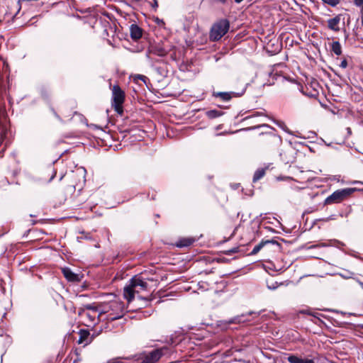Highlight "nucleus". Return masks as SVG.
Returning <instances> with one entry per match:
<instances>
[{"label": "nucleus", "instance_id": "f257e3e1", "mask_svg": "<svg viewBox=\"0 0 363 363\" xmlns=\"http://www.w3.org/2000/svg\"><path fill=\"white\" fill-rule=\"evenodd\" d=\"M147 283L140 277L135 276L129 283L123 288V298L130 303L135 298L136 294L141 291L147 290Z\"/></svg>", "mask_w": 363, "mask_h": 363}, {"label": "nucleus", "instance_id": "f03ea898", "mask_svg": "<svg viewBox=\"0 0 363 363\" xmlns=\"http://www.w3.org/2000/svg\"><path fill=\"white\" fill-rule=\"evenodd\" d=\"M80 321L87 327L94 326L99 321V314L97 308L91 305H86L78 312Z\"/></svg>", "mask_w": 363, "mask_h": 363}, {"label": "nucleus", "instance_id": "7ed1b4c3", "mask_svg": "<svg viewBox=\"0 0 363 363\" xmlns=\"http://www.w3.org/2000/svg\"><path fill=\"white\" fill-rule=\"evenodd\" d=\"M104 313H107L110 320H115L123 317L125 313L124 303L120 300H113L104 306Z\"/></svg>", "mask_w": 363, "mask_h": 363}, {"label": "nucleus", "instance_id": "20e7f679", "mask_svg": "<svg viewBox=\"0 0 363 363\" xmlns=\"http://www.w3.org/2000/svg\"><path fill=\"white\" fill-rule=\"evenodd\" d=\"M125 94L121 88L118 85H113L112 88L111 106L115 111L120 116L123 113V104L125 101Z\"/></svg>", "mask_w": 363, "mask_h": 363}, {"label": "nucleus", "instance_id": "39448f33", "mask_svg": "<svg viewBox=\"0 0 363 363\" xmlns=\"http://www.w3.org/2000/svg\"><path fill=\"white\" fill-rule=\"evenodd\" d=\"M354 189L346 188L342 189H338L334 191L331 195L328 196L324 203L325 205H330L333 203H338L345 199L347 197L350 196L354 191Z\"/></svg>", "mask_w": 363, "mask_h": 363}, {"label": "nucleus", "instance_id": "423d86ee", "mask_svg": "<svg viewBox=\"0 0 363 363\" xmlns=\"http://www.w3.org/2000/svg\"><path fill=\"white\" fill-rule=\"evenodd\" d=\"M229 23L227 20H222L215 23L211 30L210 38L212 40H220L228 30Z\"/></svg>", "mask_w": 363, "mask_h": 363}, {"label": "nucleus", "instance_id": "0eeeda50", "mask_svg": "<svg viewBox=\"0 0 363 363\" xmlns=\"http://www.w3.org/2000/svg\"><path fill=\"white\" fill-rule=\"evenodd\" d=\"M85 172L86 170L83 168H79L77 169L76 172L72 173L71 174V178L73 179H77V182L72 184L74 189H75L77 186L81 184L84 183L85 179Z\"/></svg>", "mask_w": 363, "mask_h": 363}, {"label": "nucleus", "instance_id": "6e6552de", "mask_svg": "<svg viewBox=\"0 0 363 363\" xmlns=\"http://www.w3.org/2000/svg\"><path fill=\"white\" fill-rule=\"evenodd\" d=\"M341 20V15H337L333 18L328 20V27L330 30L335 32L340 31L339 24Z\"/></svg>", "mask_w": 363, "mask_h": 363}, {"label": "nucleus", "instance_id": "1a4fd4ad", "mask_svg": "<svg viewBox=\"0 0 363 363\" xmlns=\"http://www.w3.org/2000/svg\"><path fill=\"white\" fill-rule=\"evenodd\" d=\"M130 37L132 39L137 40L142 37V29L136 24H132L130 27Z\"/></svg>", "mask_w": 363, "mask_h": 363}, {"label": "nucleus", "instance_id": "9d476101", "mask_svg": "<svg viewBox=\"0 0 363 363\" xmlns=\"http://www.w3.org/2000/svg\"><path fill=\"white\" fill-rule=\"evenodd\" d=\"M65 277L69 281H79L80 280L79 275L72 272L69 268L62 269Z\"/></svg>", "mask_w": 363, "mask_h": 363}, {"label": "nucleus", "instance_id": "9b49d317", "mask_svg": "<svg viewBox=\"0 0 363 363\" xmlns=\"http://www.w3.org/2000/svg\"><path fill=\"white\" fill-rule=\"evenodd\" d=\"M79 338L77 341L78 344L84 343L85 345H88L91 342V340H89L90 333L88 330H80L79 333Z\"/></svg>", "mask_w": 363, "mask_h": 363}, {"label": "nucleus", "instance_id": "f8f14e48", "mask_svg": "<svg viewBox=\"0 0 363 363\" xmlns=\"http://www.w3.org/2000/svg\"><path fill=\"white\" fill-rule=\"evenodd\" d=\"M268 244H272V245H279V243L277 242V241H274V240H266V241H262L260 243H259L258 245H255L253 248V250H252L250 255H256L257 253H258L260 250L266 245H268Z\"/></svg>", "mask_w": 363, "mask_h": 363}, {"label": "nucleus", "instance_id": "ddd939ff", "mask_svg": "<svg viewBox=\"0 0 363 363\" xmlns=\"http://www.w3.org/2000/svg\"><path fill=\"white\" fill-rule=\"evenodd\" d=\"M234 95V93L233 92H213V96L216 98H219L223 101H230L233 96Z\"/></svg>", "mask_w": 363, "mask_h": 363}, {"label": "nucleus", "instance_id": "4468645a", "mask_svg": "<svg viewBox=\"0 0 363 363\" xmlns=\"http://www.w3.org/2000/svg\"><path fill=\"white\" fill-rule=\"evenodd\" d=\"M162 355V352L161 350H156L152 352L149 355H147L146 357L149 359V360L151 361V363H154L155 362L157 361L161 356Z\"/></svg>", "mask_w": 363, "mask_h": 363}, {"label": "nucleus", "instance_id": "2eb2a0df", "mask_svg": "<svg viewBox=\"0 0 363 363\" xmlns=\"http://www.w3.org/2000/svg\"><path fill=\"white\" fill-rule=\"evenodd\" d=\"M223 115V111H218L216 109L209 110L206 112V116L209 119H214V118H218Z\"/></svg>", "mask_w": 363, "mask_h": 363}, {"label": "nucleus", "instance_id": "dca6fc26", "mask_svg": "<svg viewBox=\"0 0 363 363\" xmlns=\"http://www.w3.org/2000/svg\"><path fill=\"white\" fill-rule=\"evenodd\" d=\"M194 241H195V240L191 238H182L178 241L177 245L180 247H188V246H190L191 245H192Z\"/></svg>", "mask_w": 363, "mask_h": 363}, {"label": "nucleus", "instance_id": "f3484780", "mask_svg": "<svg viewBox=\"0 0 363 363\" xmlns=\"http://www.w3.org/2000/svg\"><path fill=\"white\" fill-rule=\"evenodd\" d=\"M288 361L290 363H313V360L311 359H303L294 355L289 356Z\"/></svg>", "mask_w": 363, "mask_h": 363}, {"label": "nucleus", "instance_id": "a211bd4d", "mask_svg": "<svg viewBox=\"0 0 363 363\" xmlns=\"http://www.w3.org/2000/svg\"><path fill=\"white\" fill-rule=\"evenodd\" d=\"M331 50L336 55H340L342 54V47L338 41H334L331 44Z\"/></svg>", "mask_w": 363, "mask_h": 363}, {"label": "nucleus", "instance_id": "6ab92c4d", "mask_svg": "<svg viewBox=\"0 0 363 363\" xmlns=\"http://www.w3.org/2000/svg\"><path fill=\"white\" fill-rule=\"evenodd\" d=\"M264 174H265V171L264 169H257L254 174L253 182H257L259 179H260L264 175Z\"/></svg>", "mask_w": 363, "mask_h": 363}, {"label": "nucleus", "instance_id": "aec40b11", "mask_svg": "<svg viewBox=\"0 0 363 363\" xmlns=\"http://www.w3.org/2000/svg\"><path fill=\"white\" fill-rule=\"evenodd\" d=\"M154 53L156 54L158 56L163 57V56H165L167 54V52L164 49H163V48H158V49H156L154 51Z\"/></svg>", "mask_w": 363, "mask_h": 363}, {"label": "nucleus", "instance_id": "412c9836", "mask_svg": "<svg viewBox=\"0 0 363 363\" xmlns=\"http://www.w3.org/2000/svg\"><path fill=\"white\" fill-rule=\"evenodd\" d=\"M325 4L331 6H335L340 3V0H322Z\"/></svg>", "mask_w": 363, "mask_h": 363}, {"label": "nucleus", "instance_id": "4be33fe9", "mask_svg": "<svg viewBox=\"0 0 363 363\" xmlns=\"http://www.w3.org/2000/svg\"><path fill=\"white\" fill-rule=\"evenodd\" d=\"M354 4L359 7L361 9V13L363 16V0H354Z\"/></svg>", "mask_w": 363, "mask_h": 363}, {"label": "nucleus", "instance_id": "5701e85b", "mask_svg": "<svg viewBox=\"0 0 363 363\" xmlns=\"http://www.w3.org/2000/svg\"><path fill=\"white\" fill-rule=\"evenodd\" d=\"M146 79L147 77L141 74H137L134 77V81H138V79H140L143 82H145Z\"/></svg>", "mask_w": 363, "mask_h": 363}, {"label": "nucleus", "instance_id": "b1692460", "mask_svg": "<svg viewBox=\"0 0 363 363\" xmlns=\"http://www.w3.org/2000/svg\"><path fill=\"white\" fill-rule=\"evenodd\" d=\"M348 64H347V61L345 58H343L341 61V63L340 65V67L342 69H345L347 68Z\"/></svg>", "mask_w": 363, "mask_h": 363}, {"label": "nucleus", "instance_id": "393cba45", "mask_svg": "<svg viewBox=\"0 0 363 363\" xmlns=\"http://www.w3.org/2000/svg\"><path fill=\"white\" fill-rule=\"evenodd\" d=\"M132 363H151V361L149 360V359H147L146 357L141 359L140 361H137V362H133Z\"/></svg>", "mask_w": 363, "mask_h": 363}, {"label": "nucleus", "instance_id": "a878e982", "mask_svg": "<svg viewBox=\"0 0 363 363\" xmlns=\"http://www.w3.org/2000/svg\"><path fill=\"white\" fill-rule=\"evenodd\" d=\"M212 1L216 2V3H217V4H222V5H225L228 2V0H212Z\"/></svg>", "mask_w": 363, "mask_h": 363}, {"label": "nucleus", "instance_id": "bb28decb", "mask_svg": "<svg viewBox=\"0 0 363 363\" xmlns=\"http://www.w3.org/2000/svg\"><path fill=\"white\" fill-rule=\"evenodd\" d=\"M138 298L142 299V300H145L146 302H149L150 301L152 298V296H150V297H147V298H143L140 296H138Z\"/></svg>", "mask_w": 363, "mask_h": 363}, {"label": "nucleus", "instance_id": "cd10ccee", "mask_svg": "<svg viewBox=\"0 0 363 363\" xmlns=\"http://www.w3.org/2000/svg\"><path fill=\"white\" fill-rule=\"evenodd\" d=\"M152 6L155 9V11H156L157 8L158 7V3L157 0H153Z\"/></svg>", "mask_w": 363, "mask_h": 363}, {"label": "nucleus", "instance_id": "c85d7f7f", "mask_svg": "<svg viewBox=\"0 0 363 363\" xmlns=\"http://www.w3.org/2000/svg\"><path fill=\"white\" fill-rule=\"evenodd\" d=\"M55 174H56V172H55V171L54 170V169L52 168V175H51V177H50V181H51V180L54 178V177L55 176Z\"/></svg>", "mask_w": 363, "mask_h": 363}, {"label": "nucleus", "instance_id": "c756f323", "mask_svg": "<svg viewBox=\"0 0 363 363\" xmlns=\"http://www.w3.org/2000/svg\"><path fill=\"white\" fill-rule=\"evenodd\" d=\"M119 359H120V358H116V359H113V361L114 363H119V361H118Z\"/></svg>", "mask_w": 363, "mask_h": 363}, {"label": "nucleus", "instance_id": "7c9ffc66", "mask_svg": "<svg viewBox=\"0 0 363 363\" xmlns=\"http://www.w3.org/2000/svg\"><path fill=\"white\" fill-rule=\"evenodd\" d=\"M243 0H235V1L238 4L242 2Z\"/></svg>", "mask_w": 363, "mask_h": 363}, {"label": "nucleus", "instance_id": "2f4dec72", "mask_svg": "<svg viewBox=\"0 0 363 363\" xmlns=\"http://www.w3.org/2000/svg\"><path fill=\"white\" fill-rule=\"evenodd\" d=\"M359 284L362 286V287L363 288V283L362 282H359Z\"/></svg>", "mask_w": 363, "mask_h": 363}, {"label": "nucleus", "instance_id": "473e14b6", "mask_svg": "<svg viewBox=\"0 0 363 363\" xmlns=\"http://www.w3.org/2000/svg\"><path fill=\"white\" fill-rule=\"evenodd\" d=\"M134 1L138 2V1H140L141 0H134Z\"/></svg>", "mask_w": 363, "mask_h": 363}]
</instances>
